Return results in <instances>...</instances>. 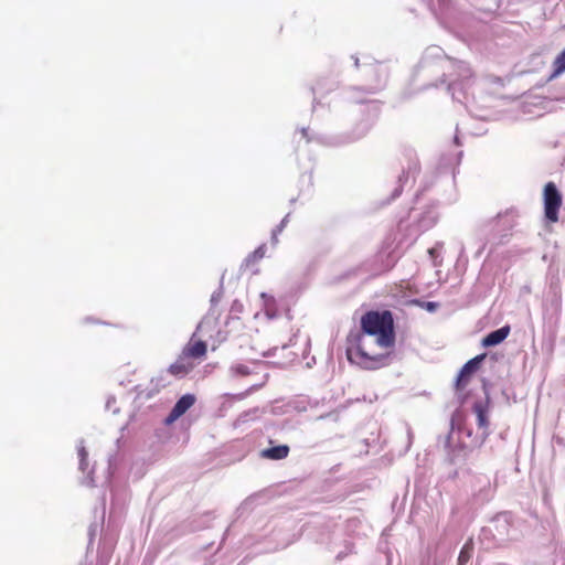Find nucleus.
<instances>
[{
  "label": "nucleus",
  "mask_w": 565,
  "mask_h": 565,
  "mask_svg": "<svg viewBox=\"0 0 565 565\" xmlns=\"http://www.w3.org/2000/svg\"><path fill=\"white\" fill-rule=\"evenodd\" d=\"M372 124L373 122L371 120H363L362 122H360L356 127L358 131L354 132L353 139L356 140L364 137L371 129Z\"/></svg>",
  "instance_id": "nucleus-18"
},
{
  "label": "nucleus",
  "mask_w": 565,
  "mask_h": 565,
  "mask_svg": "<svg viewBox=\"0 0 565 565\" xmlns=\"http://www.w3.org/2000/svg\"><path fill=\"white\" fill-rule=\"evenodd\" d=\"M455 142H456L457 145L459 143V139H458V137H457V136L455 137Z\"/></svg>",
  "instance_id": "nucleus-35"
},
{
  "label": "nucleus",
  "mask_w": 565,
  "mask_h": 565,
  "mask_svg": "<svg viewBox=\"0 0 565 565\" xmlns=\"http://www.w3.org/2000/svg\"><path fill=\"white\" fill-rule=\"evenodd\" d=\"M516 220V212L514 210H507L503 213H499L495 218L492 220V231L497 236L505 237L510 231L514 227Z\"/></svg>",
  "instance_id": "nucleus-6"
},
{
  "label": "nucleus",
  "mask_w": 565,
  "mask_h": 565,
  "mask_svg": "<svg viewBox=\"0 0 565 565\" xmlns=\"http://www.w3.org/2000/svg\"><path fill=\"white\" fill-rule=\"evenodd\" d=\"M488 534L492 535V539L498 545L504 544L513 539L510 515L502 513L495 516L489 526L482 529V535L486 537Z\"/></svg>",
  "instance_id": "nucleus-3"
},
{
  "label": "nucleus",
  "mask_w": 565,
  "mask_h": 565,
  "mask_svg": "<svg viewBox=\"0 0 565 565\" xmlns=\"http://www.w3.org/2000/svg\"><path fill=\"white\" fill-rule=\"evenodd\" d=\"M452 429H454V420L450 423V430L445 437L439 438V444L443 445L445 449H449L451 447V436H452Z\"/></svg>",
  "instance_id": "nucleus-20"
},
{
  "label": "nucleus",
  "mask_w": 565,
  "mask_h": 565,
  "mask_svg": "<svg viewBox=\"0 0 565 565\" xmlns=\"http://www.w3.org/2000/svg\"><path fill=\"white\" fill-rule=\"evenodd\" d=\"M379 87H370L367 88L369 94H374L377 90Z\"/></svg>",
  "instance_id": "nucleus-29"
},
{
  "label": "nucleus",
  "mask_w": 565,
  "mask_h": 565,
  "mask_svg": "<svg viewBox=\"0 0 565 565\" xmlns=\"http://www.w3.org/2000/svg\"><path fill=\"white\" fill-rule=\"evenodd\" d=\"M555 306H556V308H558V307H559V302H558V300H555Z\"/></svg>",
  "instance_id": "nucleus-36"
},
{
  "label": "nucleus",
  "mask_w": 565,
  "mask_h": 565,
  "mask_svg": "<svg viewBox=\"0 0 565 565\" xmlns=\"http://www.w3.org/2000/svg\"><path fill=\"white\" fill-rule=\"evenodd\" d=\"M195 399L196 398L193 394H184L183 396H181L170 411L169 415L164 419V423L169 425L175 422L179 417L185 414V412L194 405Z\"/></svg>",
  "instance_id": "nucleus-8"
},
{
  "label": "nucleus",
  "mask_w": 565,
  "mask_h": 565,
  "mask_svg": "<svg viewBox=\"0 0 565 565\" xmlns=\"http://www.w3.org/2000/svg\"><path fill=\"white\" fill-rule=\"evenodd\" d=\"M473 413L477 416V425L478 428L482 430L481 436L473 440L472 446H481L487 437L489 436V402L488 398L486 401H477L472 406Z\"/></svg>",
  "instance_id": "nucleus-5"
},
{
  "label": "nucleus",
  "mask_w": 565,
  "mask_h": 565,
  "mask_svg": "<svg viewBox=\"0 0 565 565\" xmlns=\"http://www.w3.org/2000/svg\"><path fill=\"white\" fill-rule=\"evenodd\" d=\"M207 345L204 341L199 340L194 343H188L182 350V358L200 359L206 354Z\"/></svg>",
  "instance_id": "nucleus-10"
},
{
  "label": "nucleus",
  "mask_w": 565,
  "mask_h": 565,
  "mask_svg": "<svg viewBox=\"0 0 565 565\" xmlns=\"http://www.w3.org/2000/svg\"><path fill=\"white\" fill-rule=\"evenodd\" d=\"M266 245L262 244L253 253L248 254L244 260L246 267L259 262L265 256Z\"/></svg>",
  "instance_id": "nucleus-16"
},
{
  "label": "nucleus",
  "mask_w": 565,
  "mask_h": 565,
  "mask_svg": "<svg viewBox=\"0 0 565 565\" xmlns=\"http://www.w3.org/2000/svg\"><path fill=\"white\" fill-rule=\"evenodd\" d=\"M510 326H503L497 330L489 332L481 341L482 347L490 348L503 342L510 334Z\"/></svg>",
  "instance_id": "nucleus-9"
},
{
  "label": "nucleus",
  "mask_w": 565,
  "mask_h": 565,
  "mask_svg": "<svg viewBox=\"0 0 565 565\" xmlns=\"http://www.w3.org/2000/svg\"><path fill=\"white\" fill-rule=\"evenodd\" d=\"M472 553H473V543H472V540H469L465 543V545L462 546L460 553H459V556H458V565H466L469 559L471 558L472 556Z\"/></svg>",
  "instance_id": "nucleus-15"
},
{
  "label": "nucleus",
  "mask_w": 565,
  "mask_h": 565,
  "mask_svg": "<svg viewBox=\"0 0 565 565\" xmlns=\"http://www.w3.org/2000/svg\"><path fill=\"white\" fill-rule=\"evenodd\" d=\"M223 297V286L221 285L211 296V305L216 306Z\"/></svg>",
  "instance_id": "nucleus-21"
},
{
  "label": "nucleus",
  "mask_w": 565,
  "mask_h": 565,
  "mask_svg": "<svg viewBox=\"0 0 565 565\" xmlns=\"http://www.w3.org/2000/svg\"><path fill=\"white\" fill-rule=\"evenodd\" d=\"M301 132H302L303 137H306V138H307V128H302V129H301Z\"/></svg>",
  "instance_id": "nucleus-31"
},
{
  "label": "nucleus",
  "mask_w": 565,
  "mask_h": 565,
  "mask_svg": "<svg viewBox=\"0 0 565 565\" xmlns=\"http://www.w3.org/2000/svg\"><path fill=\"white\" fill-rule=\"evenodd\" d=\"M362 331L351 332L347 355L350 362L365 370H376L387 363L388 354L370 355L363 347L366 335H376L380 347L391 348L395 343L394 319L388 310L369 311L361 319Z\"/></svg>",
  "instance_id": "nucleus-1"
},
{
  "label": "nucleus",
  "mask_w": 565,
  "mask_h": 565,
  "mask_svg": "<svg viewBox=\"0 0 565 565\" xmlns=\"http://www.w3.org/2000/svg\"><path fill=\"white\" fill-rule=\"evenodd\" d=\"M354 64H355V66H359V58L358 57H354Z\"/></svg>",
  "instance_id": "nucleus-33"
},
{
  "label": "nucleus",
  "mask_w": 565,
  "mask_h": 565,
  "mask_svg": "<svg viewBox=\"0 0 565 565\" xmlns=\"http://www.w3.org/2000/svg\"><path fill=\"white\" fill-rule=\"evenodd\" d=\"M230 372L236 376H246L250 374V370L247 365L236 363L230 367Z\"/></svg>",
  "instance_id": "nucleus-19"
},
{
  "label": "nucleus",
  "mask_w": 565,
  "mask_h": 565,
  "mask_svg": "<svg viewBox=\"0 0 565 565\" xmlns=\"http://www.w3.org/2000/svg\"><path fill=\"white\" fill-rule=\"evenodd\" d=\"M544 215L548 222L556 223L558 221V212L562 205V194L553 182H548L543 191Z\"/></svg>",
  "instance_id": "nucleus-4"
},
{
  "label": "nucleus",
  "mask_w": 565,
  "mask_h": 565,
  "mask_svg": "<svg viewBox=\"0 0 565 565\" xmlns=\"http://www.w3.org/2000/svg\"><path fill=\"white\" fill-rule=\"evenodd\" d=\"M186 360V358H182V354H180L179 359L169 366V373L179 377L190 373L193 369V364Z\"/></svg>",
  "instance_id": "nucleus-11"
},
{
  "label": "nucleus",
  "mask_w": 565,
  "mask_h": 565,
  "mask_svg": "<svg viewBox=\"0 0 565 565\" xmlns=\"http://www.w3.org/2000/svg\"><path fill=\"white\" fill-rule=\"evenodd\" d=\"M419 170L418 163L416 161H412L408 164L407 171H403V173L398 178V185L394 189L392 193V199H396L401 195L403 191V183L406 182L409 175H414Z\"/></svg>",
  "instance_id": "nucleus-12"
},
{
  "label": "nucleus",
  "mask_w": 565,
  "mask_h": 565,
  "mask_svg": "<svg viewBox=\"0 0 565 565\" xmlns=\"http://www.w3.org/2000/svg\"><path fill=\"white\" fill-rule=\"evenodd\" d=\"M441 4H446L448 0H438Z\"/></svg>",
  "instance_id": "nucleus-34"
},
{
  "label": "nucleus",
  "mask_w": 565,
  "mask_h": 565,
  "mask_svg": "<svg viewBox=\"0 0 565 565\" xmlns=\"http://www.w3.org/2000/svg\"><path fill=\"white\" fill-rule=\"evenodd\" d=\"M78 457H79V469L85 472L87 468V451L84 446V440H79L77 446Z\"/></svg>",
  "instance_id": "nucleus-17"
},
{
  "label": "nucleus",
  "mask_w": 565,
  "mask_h": 565,
  "mask_svg": "<svg viewBox=\"0 0 565 565\" xmlns=\"http://www.w3.org/2000/svg\"><path fill=\"white\" fill-rule=\"evenodd\" d=\"M278 234H279V232H277V231L273 230V233H271V243H273L274 245H276V244L278 243Z\"/></svg>",
  "instance_id": "nucleus-27"
},
{
  "label": "nucleus",
  "mask_w": 565,
  "mask_h": 565,
  "mask_svg": "<svg viewBox=\"0 0 565 565\" xmlns=\"http://www.w3.org/2000/svg\"><path fill=\"white\" fill-rule=\"evenodd\" d=\"M372 109H373V111H374V113H377V110H379V107H377V105H375V104H372Z\"/></svg>",
  "instance_id": "nucleus-30"
},
{
  "label": "nucleus",
  "mask_w": 565,
  "mask_h": 565,
  "mask_svg": "<svg viewBox=\"0 0 565 565\" xmlns=\"http://www.w3.org/2000/svg\"><path fill=\"white\" fill-rule=\"evenodd\" d=\"M447 75L446 73L443 74L441 83H445L447 79L445 78Z\"/></svg>",
  "instance_id": "nucleus-32"
},
{
  "label": "nucleus",
  "mask_w": 565,
  "mask_h": 565,
  "mask_svg": "<svg viewBox=\"0 0 565 565\" xmlns=\"http://www.w3.org/2000/svg\"><path fill=\"white\" fill-rule=\"evenodd\" d=\"M424 2H429V0H423Z\"/></svg>",
  "instance_id": "nucleus-37"
},
{
  "label": "nucleus",
  "mask_w": 565,
  "mask_h": 565,
  "mask_svg": "<svg viewBox=\"0 0 565 565\" xmlns=\"http://www.w3.org/2000/svg\"><path fill=\"white\" fill-rule=\"evenodd\" d=\"M116 404V398L114 396H109L106 401V409L107 411H110L113 414H118L119 413V408L118 407H115L114 405Z\"/></svg>",
  "instance_id": "nucleus-23"
},
{
  "label": "nucleus",
  "mask_w": 565,
  "mask_h": 565,
  "mask_svg": "<svg viewBox=\"0 0 565 565\" xmlns=\"http://www.w3.org/2000/svg\"><path fill=\"white\" fill-rule=\"evenodd\" d=\"M553 68L550 79H553L565 72V49L554 60Z\"/></svg>",
  "instance_id": "nucleus-14"
},
{
  "label": "nucleus",
  "mask_w": 565,
  "mask_h": 565,
  "mask_svg": "<svg viewBox=\"0 0 565 565\" xmlns=\"http://www.w3.org/2000/svg\"><path fill=\"white\" fill-rule=\"evenodd\" d=\"M257 412H258V409H257V408H254V409H250V411H248V412H245V413H243V414H241V415L238 416L237 422H238L239 424H244V423H246V422L249 419V416H250L252 414H253V415H255Z\"/></svg>",
  "instance_id": "nucleus-24"
},
{
  "label": "nucleus",
  "mask_w": 565,
  "mask_h": 565,
  "mask_svg": "<svg viewBox=\"0 0 565 565\" xmlns=\"http://www.w3.org/2000/svg\"><path fill=\"white\" fill-rule=\"evenodd\" d=\"M420 307L428 312H435L439 308V303L436 301H423L419 303Z\"/></svg>",
  "instance_id": "nucleus-22"
},
{
  "label": "nucleus",
  "mask_w": 565,
  "mask_h": 565,
  "mask_svg": "<svg viewBox=\"0 0 565 565\" xmlns=\"http://www.w3.org/2000/svg\"><path fill=\"white\" fill-rule=\"evenodd\" d=\"M288 218L289 214H287L274 230L281 233L288 223Z\"/></svg>",
  "instance_id": "nucleus-25"
},
{
  "label": "nucleus",
  "mask_w": 565,
  "mask_h": 565,
  "mask_svg": "<svg viewBox=\"0 0 565 565\" xmlns=\"http://www.w3.org/2000/svg\"><path fill=\"white\" fill-rule=\"evenodd\" d=\"M428 253H429V255L434 258V257L436 256L437 248H436V247L429 248V249H428Z\"/></svg>",
  "instance_id": "nucleus-28"
},
{
  "label": "nucleus",
  "mask_w": 565,
  "mask_h": 565,
  "mask_svg": "<svg viewBox=\"0 0 565 565\" xmlns=\"http://www.w3.org/2000/svg\"><path fill=\"white\" fill-rule=\"evenodd\" d=\"M487 354L482 353L479 354L472 359H470L467 363L463 364L461 367L457 380H456V386L457 388L465 387L470 379V376L477 372L482 363V361L486 359Z\"/></svg>",
  "instance_id": "nucleus-7"
},
{
  "label": "nucleus",
  "mask_w": 565,
  "mask_h": 565,
  "mask_svg": "<svg viewBox=\"0 0 565 565\" xmlns=\"http://www.w3.org/2000/svg\"><path fill=\"white\" fill-rule=\"evenodd\" d=\"M434 58L439 60L440 66L444 71L452 68L456 72V78H451L449 81L447 89L451 93L454 99L461 102L460 95L465 96L466 89L470 86L472 76L470 67L462 61H454L445 56L443 49L439 46L428 47L425 51L420 63L426 67ZM449 76L452 77L454 74L451 73Z\"/></svg>",
  "instance_id": "nucleus-2"
},
{
  "label": "nucleus",
  "mask_w": 565,
  "mask_h": 565,
  "mask_svg": "<svg viewBox=\"0 0 565 565\" xmlns=\"http://www.w3.org/2000/svg\"><path fill=\"white\" fill-rule=\"evenodd\" d=\"M97 529H98V525H97V524H92V525L89 526L88 534H89V539H90V541H92V540H93V537L96 535Z\"/></svg>",
  "instance_id": "nucleus-26"
},
{
  "label": "nucleus",
  "mask_w": 565,
  "mask_h": 565,
  "mask_svg": "<svg viewBox=\"0 0 565 565\" xmlns=\"http://www.w3.org/2000/svg\"><path fill=\"white\" fill-rule=\"evenodd\" d=\"M289 454V447L287 445H278L262 451V457L271 460L285 459Z\"/></svg>",
  "instance_id": "nucleus-13"
}]
</instances>
